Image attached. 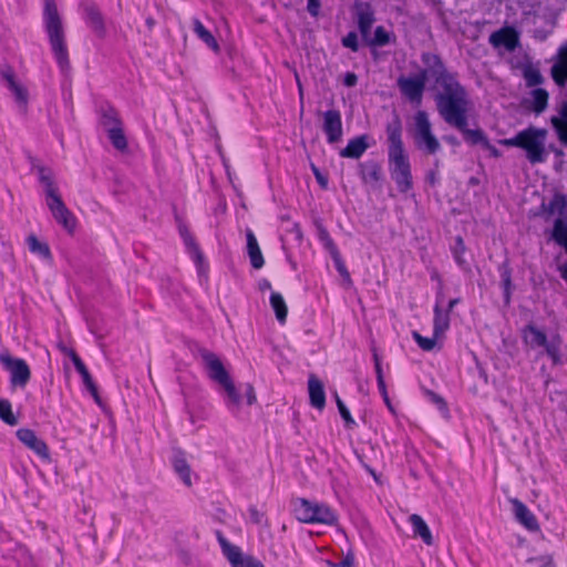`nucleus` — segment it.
<instances>
[{"mask_svg": "<svg viewBox=\"0 0 567 567\" xmlns=\"http://www.w3.org/2000/svg\"><path fill=\"white\" fill-rule=\"evenodd\" d=\"M270 306L275 311L277 320L280 323H285L288 315V308L284 297L279 292H271Z\"/></svg>", "mask_w": 567, "mask_h": 567, "instance_id": "f704fd0d", "label": "nucleus"}, {"mask_svg": "<svg viewBox=\"0 0 567 567\" xmlns=\"http://www.w3.org/2000/svg\"><path fill=\"white\" fill-rule=\"evenodd\" d=\"M415 142L419 147H423L429 154L436 153L441 145L439 140L432 133V126L426 112L417 111L414 116Z\"/></svg>", "mask_w": 567, "mask_h": 567, "instance_id": "6e6552de", "label": "nucleus"}, {"mask_svg": "<svg viewBox=\"0 0 567 567\" xmlns=\"http://www.w3.org/2000/svg\"><path fill=\"white\" fill-rule=\"evenodd\" d=\"M58 348L60 349V351L62 353H64L65 355H68L72 361H73V355H78L76 352L71 349V348H68L66 346H64L63 343H59L58 344Z\"/></svg>", "mask_w": 567, "mask_h": 567, "instance_id": "69168bd1", "label": "nucleus"}, {"mask_svg": "<svg viewBox=\"0 0 567 567\" xmlns=\"http://www.w3.org/2000/svg\"><path fill=\"white\" fill-rule=\"evenodd\" d=\"M179 234L183 238V241L186 246L187 252L190 255L192 259L197 266V270L199 275L205 272V258L199 249V246L195 241V238L190 234V231L185 226L179 227Z\"/></svg>", "mask_w": 567, "mask_h": 567, "instance_id": "f3484780", "label": "nucleus"}, {"mask_svg": "<svg viewBox=\"0 0 567 567\" xmlns=\"http://www.w3.org/2000/svg\"><path fill=\"white\" fill-rule=\"evenodd\" d=\"M308 391L310 404L318 410H322L326 405L324 388L323 383L313 374L309 377Z\"/></svg>", "mask_w": 567, "mask_h": 567, "instance_id": "412c9836", "label": "nucleus"}, {"mask_svg": "<svg viewBox=\"0 0 567 567\" xmlns=\"http://www.w3.org/2000/svg\"><path fill=\"white\" fill-rule=\"evenodd\" d=\"M342 45L344 48H348L352 50L353 52H357L359 50V43H358V35L355 32H349L343 39H342Z\"/></svg>", "mask_w": 567, "mask_h": 567, "instance_id": "603ef678", "label": "nucleus"}, {"mask_svg": "<svg viewBox=\"0 0 567 567\" xmlns=\"http://www.w3.org/2000/svg\"><path fill=\"white\" fill-rule=\"evenodd\" d=\"M409 522L412 525L414 536H419L427 545H433L432 533L425 523V520L417 514H412L409 517Z\"/></svg>", "mask_w": 567, "mask_h": 567, "instance_id": "cd10ccee", "label": "nucleus"}, {"mask_svg": "<svg viewBox=\"0 0 567 567\" xmlns=\"http://www.w3.org/2000/svg\"><path fill=\"white\" fill-rule=\"evenodd\" d=\"M0 75L8 89L14 95L19 107L25 112L28 104V91L21 83L17 81L13 69L9 65H1Z\"/></svg>", "mask_w": 567, "mask_h": 567, "instance_id": "9b49d317", "label": "nucleus"}, {"mask_svg": "<svg viewBox=\"0 0 567 567\" xmlns=\"http://www.w3.org/2000/svg\"><path fill=\"white\" fill-rule=\"evenodd\" d=\"M245 398L247 405H252L257 401L255 389L250 383L245 384Z\"/></svg>", "mask_w": 567, "mask_h": 567, "instance_id": "4d7b16f0", "label": "nucleus"}, {"mask_svg": "<svg viewBox=\"0 0 567 567\" xmlns=\"http://www.w3.org/2000/svg\"><path fill=\"white\" fill-rule=\"evenodd\" d=\"M249 518L256 525H264L266 523L265 514L258 511L256 507L249 508Z\"/></svg>", "mask_w": 567, "mask_h": 567, "instance_id": "6e6d98bb", "label": "nucleus"}, {"mask_svg": "<svg viewBox=\"0 0 567 567\" xmlns=\"http://www.w3.org/2000/svg\"><path fill=\"white\" fill-rule=\"evenodd\" d=\"M548 216H557L565 220L567 216V199L564 195H555L547 205H543Z\"/></svg>", "mask_w": 567, "mask_h": 567, "instance_id": "c85d7f7f", "label": "nucleus"}, {"mask_svg": "<svg viewBox=\"0 0 567 567\" xmlns=\"http://www.w3.org/2000/svg\"><path fill=\"white\" fill-rule=\"evenodd\" d=\"M235 567H264V566L257 559H255L250 556H245L244 560H241Z\"/></svg>", "mask_w": 567, "mask_h": 567, "instance_id": "bf43d9fd", "label": "nucleus"}, {"mask_svg": "<svg viewBox=\"0 0 567 567\" xmlns=\"http://www.w3.org/2000/svg\"><path fill=\"white\" fill-rule=\"evenodd\" d=\"M532 96L534 112L537 114L542 113L547 107L548 93L543 89H535L532 92Z\"/></svg>", "mask_w": 567, "mask_h": 567, "instance_id": "79ce46f5", "label": "nucleus"}, {"mask_svg": "<svg viewBox=\"0 0 567 567\" xmlns=\"http://www.w3.org/2000/svg\"><path fill=\"white\" fill-rule=\"evenodd\" d=\"M107 137L117 151L125 152L127 150V140L123 126L118 130H112L107 133Z\"/></svg>", "mask_w": 567, "mask_h": 567, "instance_id": "ea45409f", "label": "nucleus"}, {"mask_svg": "<svg viewBox=\"0 0 567 567\" xmlns=\"http://www.w3.org/2000/svg\"><path fill=\"white\" fill-rule=\"evenodd\" d=\"M85 19L93 31L99 35L105 34V25L103 16L94 3L84 4Z\"/></svg>", "mask_w": 567, "mask_h": 567, "instance_id": "5701e85b", "label": "nucleus"}, {"mask_svg": "<svg viewBox=\"0 0 567 567\" xmlns=\"http://www.w3.org/2000/svg\"><path fill=\"white\" fill-rule=\"evenodd\" d=\"M354 557L351 553H348L340 563L330 564L331 567H353Z\"/></svg>", "mask_w": 567, "mask_h": 567, "instance_id": "052dcab7", "label": "nucleus"}, {"mask_svg": "<svg viewBox=\"0 0 567 567\" xmlns=\"http://www.w3.org/2000/svg\"><path fill=\"white\" fill-rule=\"evenodd\" d=\"M293 514L301 523L327 525L337 523V515L329 506L306 498H298L293 502Z\"/></svg>", "mask_w": 567, "mask_h": 567, "instance_id": "423d86ee", "label": "nucleus"}, {"mask_svg": "<svg viewBox=\"0 0 567 567\" xmlns=\"http://www.w3.org/2000/svg\"><path fill=\"white\" fill-rule=\"evenodd\" d=\"M246 239H247V254L250 259V264L255 269L262 268L265 260L257 241V238L254 231L249 228L246 229Z\"/></svg>", "mask_w": 567, "mask_h": 567, "instance_id": "4be33fe9", "label": "nucleus"}, {"mask_svg": "<svg viewBox=\"0 0 567 567\" xmlns=\"http://www.w3.org/2000/svg\"><path fill=\"white\" fill-rule=\"evenodd\" d=\"M427 81V71H421L415 76H400L398 87L400 92L415 106H420Z\"/></svg>", "mask_w": 567, "mask_h": 567, "instance_id": "1a4fd4ad", "label": "nucleus"}, {"mask_svg": "<svg viewBox=\"0 0 567 567\" xmlns=\"http://www.w3.org/2000/svg\"><path fill=\"white\" fill-rule=\"evenodd\" d=\"M0 361L10 372V381L13 386L24 388L28 384L31 378V371L23 359L13 358L9 351L6 350L1 352Z\"/></svg>", "mask_w": 567, "mask_h": 567, "instance_id": "9d476101", "label": "nucleus"}, {"mask_svg": "<svg viewBox=\"0 0 567 567\" xmlns=\"http://www.w3.org/2000/svg\"><path fill=\"white\" fill-rule=\"evenodd\" d=\"M558 270L560 272L561 278L567 282V262L559 266Z\"/></svg>", "mask_w": 567, "mask_h": 567, "instance_id": "774afa93", "label": "nucleus"}, {"mask_svg": "<svg viewBox=\"0 0 567 567\" xmlns=\"http://www.w3.org/2000/svg\"><path fill=\"white\" fill-rule=\"evenodd\" d=\"M553 238L558 245L564 247L565 251L567 252V223H566V220H564L561 218H556V220L554 223Z\"/></svg>", "mask_w": 567, "mask_h": 567, "instance_id": "4c0bfd02", "label": "nucleus"}, {"mask_svg": "<svg viewBox=\"0 0 567 567\" xmlns=\"http://www.w3.org/2000/svg\"><path fill=\"white\" fill-rule=\"evenodd\" d=\"M307 10L312 17H317L319 14V10H320V1L319 0H308Z\"/></svg>", "mask_w": 567, "mask_h": 567, "instance_id": "680f3d73", "label": "nucleus"}, {"mask_svg": "<svg viewBox=\"0 0 567 567\" xmlns=\"http://www.w3.org/2000/svg\"><path fill=\"white\" fill-rule=\"evenodd\" d=\"M311 171H312L318 184L322 188H327L328 187V178L321 174L320 169L315 164H311Z\"/></svg>", "mask_w": 567, "mask_h": 567, "instance_id": "13d9d810", "label": "nucleus"}, {"mask_svg": "<svg viewBox=\"0 0 567 567\" xmlns=\"http://www.w3.org/2000/svg\"><path fill=\"white\" fill-rule=\"evenodd\" d=\"M415 142L419 147H423L429 154L436 153L441 145L439 140L432 133V126L426 112L417 111L414 116Z\"/></svg>", "mask_w": 567, "mask_h": 567, "instance_id": "0eeeda50", "label": "nucleus"}, {"mask_svg": "<svg viewBox=\"0 0 567 567\" xmlns=\"http://www.w3.org/2000/svg\"><path fill=\"white\" fill-rule=\"evenodd\" d=\"M101 125L107 134L112 130L121 128L123 126V123H122L117 112L114 109L110 107L102 112Z\"/></svg>", "mask_w": 567, "mask_h": 567, "instance_id": "7c9ffc66", "label": "nucleus"}, {"mask_svg": "<svg viewBox=\"0 0 567 567\" xmlns=\"http://www.w3.org/2000/svg\"><path fill=\"white\" fill-rule=\"evenodd\" d=\"M525 80L527 82V85L535 86L543 82V76L538 70L529 69L525 71Z\"/></svg>", "mask_w": 567, "mask_h": 567, "instance_id": "3c124183", "label": "nucleus"}, {"mask_svg": "<svg viewBox=\"0 0 567 567\" xmlns=\"http://www.w3.org/2000/svg\"><path fill=\"white\" fill-rule=\"evenodd\" d=\"M412 336H413L414 340L416 341V343L419 344V347L424 351L433 350V348L435 347V343H436V339L439 338V337H435L434 334L432 338H425V337H422L416 331H413Z\"/></svg>", "mask_w": 567, "mask_h": 567, "instance_id": "49530a36", "label": "nucleus"}, {"mask_svg": "<svg viewBox=\"0 0 567 567\" xmlns=\"http://www.w3.org/2000/svg\"><path fill=\"white\" fill-rule=\"evenodd\" d=\"M73 357H74L73 364H74L76 371L80 373L83 384L89 390V392L92 394L94 400L96 402H100L97 388H96L87 368L85 367V364L83 363V361L81 360V358L79 355H73Z\"/></svg>", "mask_w": 567, "mask_h": 567, "instance_id": "a878e982", "label": "nucleus"}, {"mask_svg": "<svg viewBox=\"0 0 567 567\" xmlns=\"http://www.w3.org/2000/svg\"><path fill=\"white\" fill-rule=\"evenodd\" d=\"M378 386H379V390H380V392L382 393V395L384 398V401L390 406V401H389L388 393H386V386H385L384 378H379Z\"/></svg>", "mask_w": 567, "mask_h": 567, "instance_id": "0e129e2a", "label": "nucleus"}, {"mask_svg": "<svg viewBox=\"0 0 567 567\" xmlns=\"http://www.w3.org/2000/svg\"><path fill=\"white\" fill-rule=\"evenodd\" d=\"M560 344V339L554 338L550 341H547L546 344L544 346L547 355L551 359L554 364L561 363Z\"/></svg>", "mask_w": 567, "mask_h": 567, "instance_id": "a19ab883", "label": "nucleus"}, {"mask_svg": "<svg viewBox=\"0 0 567 567\" xmlns=\"http://www.w3.org/2000/svg\"><path fill=\"white\" fill-rule=\"evenodd\" d=\"M501 277H502V284H503V288H504V292H505V300L508 302L509 295H511V286H512L509 269L504 268L502 270Z\"/></svg>", "mask_w": 567, "mask_h": 567, "instance_id": "864d4df0", "label": "nucleus"}, {"mask_svg": "<svg viewBox=\"0 0 567 567\" xmlns=\"http://www.w3.org/2000/svg\"><path fill=\"white\" fill-rule=\"evenodd\" d=\"M514 514L516 519L528 530L536 532L539 525L535 515L527 508V506L518 499L512 501Z\"/></svg>", "mask_w": 567, "mask_h": 567, "instance_id": "6ab92c4d", "label": "nucleus"}, {"mask_svg": "<svg viewBox=\"0 0 567 567\" xmlns=\"http://www.w3.org/2000/svg\"><path fill=\"white\" fill-rule=\"evenodd\" d=\"M367 136L361 135L348 142V145L340 151V156L346 158H359L368 150Z\"/></svg>", "mask_w": 567, "mask_h": 567, "instance_id": "b1692460", "label": "nucleus"}, {"mask_svg": "<svg viewBox=\"0 0 567 567\" xmlns=\"http://www.w3.org/2000/svg\"><path fill=\"white\" fill-rule=\"evenodd\" d=\"M196 357L200 360L208 378L224 392L226 408L233 414H238L243 398L220 358L206 348H198Z\"/></svg>", "mask_w": 567, "mask_h": 567, "instance_id": "7ed1b4c3", "label": "nucleus"}, {"mask_svg": "<svg viewBox=\"0 0 567 567\" xmlns=\"http://www.w3.org/2000/svg\"><path fill=\"white\" fill-rule=\"evenodd\" d=\"M422 62L426 66L423 71H427V78L432 76L435 79L436 83L440 86L446 84L447 79H455L452 74H450L442 60L439 55L426 52L422 54Z\"/></svg>", "mask_w": 567, "mask_h": 567, "instance_id": "ddd939ff", "label": "nucleus"}, {"mask_svg": "<svg viewBox=\"0 0 567 567\" xmlns=\"http://www.w3.org/2000/svg\"><path fill=\"white\" fill-rule=\"evenodd\" d=\"M47 205L53 215L54 219L62 225L69 233H72L75 228L76 220L74 215L63 203L60 195L47 199Z\"/></svg>", "mask_w": 567, "mask_h": 567, "instance_id": "f8f14e48", "label": "nucleus"}, {"mask_svg": "<svg viewBox=\"0 0 567 567\" xmlns=\"http://www.w3.org/2000/svg\"><path fill=\"white\" fill-rule=\"evenodd\" d=\"M550 122L560 143L567 146V101L561 104L559 114L553 116Z\"/></svg>", "mask_w": 567, "mask_h": 567, "instance_id": "393cba45", "label": "nucleus"}, {"mask_svg": "<svg viewBox=\"0 0 567 567\" xmlns=\"http://www.w3.org/2000/svg\"><path fill=\"white\" fill-rule=\"evenodd\" d=\"M442 295H439L436 298V303L434 306V319H433V331L435 337H441L445 333V331L450 328V313L449 311H443L442 309Z\"/></svg>", "mask_w": 567, "mask_h": 567, "instance_id": "aec40b11", "label": "nucleus"}, {"mask_svg": "<svg viewBox=\"0 0 567 567\" xmlns=\"http://www.w3.org/2000/svg\"><path fill=\"white\" fill-rule=\"evenodd\" d=\"M435 95L437 112L444 122L455 128L464 127L471 110V101L465 89L455 80L447 79Z\"/></svg>", "mask_w": 567, "mask_h": 567, "instance_id": "f257e3e1", "label": "nucleus"}, {"mask_svg": "<svg viewBox=\"0 0 567 567\" xmlns=\"http://www.w3.org/2000/svg\"><path fill=\"white\" fill-rule=\"evenodd\" d=\"M178 556H179V559L185 564V565H190L193 563V557L192 555L186 551V550H179L178 553Z\"/></svg>", "mask_w": 567, "mask_h": 567, "instance_id": "338daca9", "label": "nucleus"}, {"mask_svg": "<svg viewBox=\"0 0 567 567\" xmlns=\"http://www.w3.org/2000/svg\"><path fill=\"white\" fill-rule=\"evenodd\" d=\"M357 82H358V76L354 73H352V72L346 73L344 80H343V83L346 86H349V87L354 86L357 84Z\"/></svg>", "mask_w": 567, "mask_h": 567, "instance_id": "e2e57ef3", "label": "nucleus"}, {"mask_svg": "<svg viewBox=\"0 0 567 567\" xmlns=\"http://www.w3.org/2000/svg\"><path fill=\"white\" fill-rule=\"evenodd\" d=\"M389 33L383 27H378L374 31V37L369 40L371 45L383 47L389 43Z\"/></svg>", "mask_w": 567, "mask_h": 567, "instance_id": "de8ad7c7", "label": "nucleus"}, {"mask_svg": "<svg viewBox=\"0 0 567 567\" xmlns=\"http://www.w3.org/2000/svg\"><path fill=\"white\" fill-rule=\"evenodd\" d=\"M336 403H337V406H338V410L342 416V419L344 420V422L347 423V425L349 426H353L355 424L354 420L352 419L351 414H350V411L348 410V408L346 406V404L343 403V401L339 398L338 394H336Z\"/></svg>", "mask_w": 567, "mask_h": 567, "instance_id": "8fccbe9b", "label": "nucleus"}, {"mask_svg": "<svg viewBox=\"0 0 567 567\" xmlns=\"http://www.w3.org/2000/svg\"><path fill=\"white\" fill-rule=\"evenodd\" d=\"M38 175H39L40 183L45 188L47 199L58 196L59 195L58 188L54 186L51 172L43 166H39Z\"/></svg>", "mask_w": 567, "mask_h": 567, "instance_id": "c9c22d12", "label": "nucleus"}, {"mask_svg": "<svg viewBox=\"0 0 567 567\" xmlns=\"http://www.w3.org/2000/svg\"><path fill=\"white\" fill-rule=\"evenodd\" d=\"M355 14L358 18V27L364 39H369L371 28L375 21L374 11L370 3L358 2L355 3Z\"/></svg>", "mask_w": 567, "mask_h": 567, "instance_id": "a211bd4d", "label": "nucleus"}, {"mask_svg": "<svg viewBox=\"0 0 567 567\" xmlns=\"http://www.w3.org/2000/svg\"><path fill=\"white\" fill-rule=\"evenodd\" d=\"M468 118L465 121L464 127L457 128L463 135L466 142L475 145L480 143L487 144L486 137L481 130H470L467 127Z\"/></svg>", "mask_w": 567, "mask_h": 567, "instance_id": "58836bf2", "label": "nucleus"}, {"mask_svg": "<svg viewBox=\"0 0 567 567\" xmlns=\"http://www.w3.org/2000/svg\"><path fill=\"white\" fill-rule=\"evenodd\" d=\"M173 467L176 474L179 476V478L186 486L189 487L193 485L190 466L183 456H175L173 461Z\"/></svg>", "mask_w": 567, "mask_h": 567, "instance_id": "2f4dec72", "label": "nucleus"}, {"mask_svg": "<svg viewBox=\"0 0 567 567\" xmlns=\"http://www.w3.org/2000/svg\"><path fill=\"white\" fill-rule=\"evenodd\" d=\"M386 137L389 143V169L392 179L401 193L412 188V175L409 158L405 154L402 141V123L398 115L386 124Z\"/></svg>", "mask_w": 567, "mask_h": 567, "instance_id": "f03ea898", "label": "nucleus"}, {"mask_svg": "<svg viewBox=\"0 0 567 567\" xmlns=\"http://www.w3.org/2000/svg\"><path fill=\"white\" fill-rule=\"evenodd\" d=\"M546 138L547 130L529 126L515 136L504 140L503 144L524 150L529 163L538 164L544 163L548 156Z\"/></svg>", "mask_w": 567, "mask_h": 567, "instance_id": "39448f33", "label": "nucleus"}, {"mask_svg": "<svg viewBox=\"0 0 567 567\" xmlns=\"http://www.w3.org/2000/svg\"><path fill=\"white\" fill-rule=\"evenodd\" d=\"M464 252H465V245H464V241H463L462 237L458 236L455 239V246L453 248V255H454V258H455L456 262L463 269L468 270L470 269L468 264L463 258Z\"/></svg>", "mask_w": 567, "mask_h": 567, "instance_id": "c03bdc74", "label": "nucleus"}, {"mask_svg": "<svg viewBox=\"0 0 567 567\" xmlns=\"http://www.w3.org/2000/svg\"><path fill=\"white\" fill-rule=\"evenodd\" d=\"M17 437L38 456L47 461L50 460V451L47 443L38 437L34 431L30 429H19L17 431Z\"/></svg>", "mask_w": 567, "mask_h": 567, "instance_id": "2eb2a0df", "label": "nucleus"}, {"mask_svg": "<svg viewBox=\"0 0 567 567\" xmlns=\"http://www.w3.org/2000/svg\"><path fill=\"white\" fill-rule=\"evenodd\" d=\"M219 542H220V546H221L224 555L231 563L233 567H235L237 564H239L241 560H244L245 556L241 555L240 549L237 546L228 543L224 538H219Z\"/></svg>", "mask_w": 567, "mask_h": 567, "instance_id": "e433bc0d", "label": "nucleus"}, {"mask_svg": "<svg viewBox=\"0 0 567 567\" xmlns=\"http://www.w3.org/2000/svg\"><path fill=\"white\" fill-rule=\"evenodd\" d=\"M193 27H194L193 30L196 33V35L203 42H205L207 47L213 49L215 52L219 51V45H218L216 39L210 33V31H208L198 19L193 20Z\"/></svg>", "mask_w": 567, "mask_h": 567, "instance_id": "473e14b6", "label": "nucleus"}, {"mask_svg": "<svg viewBox=\"0 0 567 567\" xmlns=\"http://www.w3.org/2000/svg\"><path fill=\"white\" fill-rule=\"evenodd\" d=\"M488 40L494 48L505 47L508 51L515 50L519 43L518 33L511 27L493 32Z\"/></svg>", "mask_w": 567, "mask_h": 567, "instance_id": "dca6fc26", "label": "nucleus"}, {"mask_svg": "<svg viewBox=\"0 0 567 567\" xmlns=\"http://www.w3.org/2000/svg\"><path fill=\"white\" fill-rule=\"evenodd\" d=\"M361 175L364 183L379 184L383 177L382 167L374 161H369L360 165Z\"/></svg>", "mask_w": 567, "mask_h": 567, "instance_id": "c756f323", "label": "nucleus"}, {"mask_svg": "<svg viewBox=\"0 0 567 567\" xmlns=\"http://www.w3.org/2000/svg\"><path fill=\"white\" fill-rule=\"evenodd\" d=\"M43 23L52 53L64 72L70 68L69 51L62 18L54 0H44Z\"/></svg>", "mask_w": 567, "mask_h": 567, "instance_id": "20e7f679", "label": "nucleus"}, {"mask_svg": "<svg viewBox=\"0 0 567 567\" xmlns=\"http://www.w3.org/2000/svg\"><path fill=\"white\" fill-rule=\"evenodd\" d=\"M527 563L533 564L535 567H550L553 565V558L548 555H545L529 558Z\"/></svg>", "mask_w": 567, "mask_h": 567, "instance_id": "5fc2aeb1", "label": "nucleus"}, {"mask_svg": "<svg viewBox=\"0 0 567 567\" xmlns=\"http://www.w3.org/2000/svg\"><path fill=\"white\" fill-rule=\"evenodd\" d=\"M0 420L11 426L18 424V419L12 412V406L9 400H0Z\"/></svg>", "mask_w": 567, "mask_h": 567, "instance_id": "37998d69", "label": "nucleus"}, {"mask_svg": "<svg viewBox=\"0 0 567 567\" xmlns=\"http://www.w3.org/2000/svg\"><path fill=\"white\" fill-rule=\"evenodd\" d=\"M333 262H334V266H336V269L337 271L340 274V276L346 280L348 281L349 284H351V278H350V274L341 258V255L339 251H333V258H332Z\"/></svg>", "mask_w": 567, "mask_h": 567, "instance_id": "09e8293b", "label": "nucleus"}, {"mask_svg": "<svg viewBox=\"0 0 567 567\" xmlns=\"http://www.w3.org/2000/svg\"><path fill=\"white\" fill-rule=\"evenodd\" d=\"M322 130L327 135L330 144L338 143L342 137V120L338 110H328L322 113Z\"/></svg>", "mask_w": 567, "mask_h": 567, "instance_id": "4468645a", "label": "nucleus"}, {"mask_svg": "<svg viewBox=\"0 0 567 567\" xmlns=\"http://www.w3.org/2000/svg\"><path fill=\"white\" fill-rule=\"evenodd\" d=\"M551 75L558 85L567 82V44L559 50V59L551 66Z\"/></svg>", "mask_w": 567, "mask_h": 567, "instance_id": "bb28decb", "label": "nucleus"}, {"mask_svg": "<svg viewBox=\"0 0 567 567\" xmlns=\"http://www.w3.org/2000/svg\"><path fill=\"white\" fill-rule=\"evenodd\" d=\"M28 246L32 252L39 254L44 258L50 257V249L48 245L39 241L35 236L28 237Z\"/></svg>", "mask_w": 567, "mask_h": 567, "instance_id": "a18cd8bd", "label": "nucleus"}, {"mask_svg": "<svg viewBox=\"0 0 567 567\" xmlns=\"http://www.w3.org/2000/svg\"><path fill=\"white\" fill-rule=\"evenodd\" d=\"M524 339L530 347H544L547 342L546 334L532 324L524 329Z\"/></svg>", "mask_w": 567, "mask_h": 567, "instance_id": "72a5a7b5", "label": "nucleus"}]
</instances>
